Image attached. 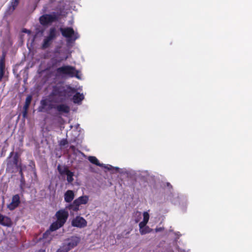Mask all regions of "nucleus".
I'll list each match as a JSON object with an SVG mask.
<instances>
[{"label": "nucleus", "instance_id": "nucleus-1", "mask_svg": "<svg viewBox=\"0 0 252 252\" xmlns=\"http://www.w3.org/2000/svg\"><path fill=\"white\" fill-rule=\"evenodd\" d=\"M77 91L74 88L69 85H57L54 86L49 95L51 102H63Z\"/></svg>", "mask_w": 252, "mask_h": 252}, {"label": "nucleus", "instance_id": "nucleus-2", "mask_svg": "<svg viewBox=\"0 0 252 252\" xmlns=\"http://www.w3.org/2000/svg\"><path fill=\"white\" fill-rule=\"evenodd\" d=\"M7 172L14 173L16 172V169L19 166L22 165V163L19 161V156L18 153H14L13 151L11 152L6 159Z\"/></svg>", "mask_w": 252, "mask_h": 252}, {"label": "nucleus", "instance_id": "nucleus-3", "mask_svg": "<svg viewBox=\"0 0 252 252\" xmlns=\"http://www.w3.org/2000/svg\"><path fill=\"white\" fill-rule=\"evenodd\" d=\"M55 217L56 221L50 225V230L52 231H56L64 225L68 218V213L65 209H60L56 213Z\"/></svg>", "mask_w": 252, "mask_h": 252}, {"label": "nucleus", "instance_id": "nucleus-4", "mask_svg": "<svg viewBox=\"0 0 252 252\" xmlns=\"http://www.w3.org/2000/svg\"><path fill=\"white\" fill-rule=\"evenodd\" d=\"M57 74L59 75H67L69 77H76L80 79L79 71L75 67L70 65H64L56 69Z\"/></svg>", "mask_w": 252, "mask_h": 252}, {"label": "nucleus", "instance_id": "nucleus-5", "mask_svg": "<svg viewBox=\"0 0 252 252\" xmlns=\"http://www.w3.org/2000/svg\"><path fill=\"white\" fill-rule=\"evenodd\" d=\"M59 19V15L56 12L52 14H45L41 16L39 18L40 24L43 26H46L58 21Z\"/></svg>", "mask_w": 252, "mask_h": 252}, {"label": "nucleus", "instance_id": "nucleus-6", "mask_svg": "<svg viewBox=\"0 0 252 252\" xmlns=\"http://www.w3.org/2000/svg\"><path fill=\"white\" fill-rule=\"evenodd\" d=\"M60 31L62 35L67 38L71 39L73 38V40H75L79 37L77 33H75L73 29L71 27L60 28Z\"/></svg>", "mask_w": 252, "mask_h": 252}, {"label": "nucleus", "instance_id": "nucleus-7", "mask_svg": "<svg viewBox=\"0 0 252 252\" xmlns=\"http://www.w3.org/2000/svg\"><path fill=\"white\" fill-rule=\"evenodd\" d=\"M71 225L78 228H84L87 226V221L83 217L77 216L72 220Z\"/></svg>", "mask_w": 252, "mask_h": 252}, {"label": "nucleus", "instance_id": "nucleus-8", "mask_svg": "<svg viewBox=\"0 0 252 252\" xmlns=\"http://www.w3.org/2000/svg\"><path fill=\"white\" fill-rule=\"evenodd\" d=\"M21 203L20 197L19 194L14 195L11 199V202L7 205V208L13 211L17 208Z\"/></svg>", "mask_w": 252, "mask_h": 252}, {"label": "nucleus", "instance_id": "nucleus-9", "mask_svg": "<svg viewBox=\"0 0 252 252\" xmlns=\"http://www.w3.org/2000/svg\"><path fill=\"white\" fill-rule=\"evenodd\" d=\"M67 243H63L65 247L70 251V250L76 247L80 242V238L76 236H72L70 238L67 239Z\"/></svg>", "mask_w": 252, "mask_h": 252}, {"label": "nucleus", "instance_id": "nucleus-10", "mask_svg": "<svg viewBox=\"0 0 252 252\" xmlns=\"http://www.w3.org/2000/svg\"><path fill=\"white\" fill-rule=\"evenodd\" d=\"M32 96L31 94L28 95L26 98V101L23 106L22 112L23 118L24 120L27 117L28 109L32 102Z\"/></svg>", "mask_w": 252, "mask_h": 252}, {"label": "nucleus", "instance_id": "nucleus-11", "mask_svg": "<svg viewBox=\"0 0 252 252\" xmlns=\"http://www.w3.org/2000/svg\"><path fill=\"white\" fill-rule=\"evenodd\" d=\"M0 224L4 226L9 227L12 224V221L9 217L3 216L0 213Z\"/></svg>", "mask_w": 252, "mask_h": 252}, {"label": "nucleus", "instance_id": "nucleus-12", "mask_svg": "<svg viewBox=\"0 0 252 252\" xmlns=\"http://www.w3.org/2000/svg\"><path fill=\"white\" fill-rule=\"evenodd\" d=\"M49 102H51L50 101V99H43L40 101V105L38 108V111L39 112H45L46 108L47 107Z\"/></svg>", "mask_w": 252, "mask_h": 252}, {"label": "nucleus", "instance_id": "nucleus-13", "mask_svg": "<svg viewBox=\"0 0 252 252\" xmlns=\"http://www.w3.org/2000/svg\"><path fill=\"white\" fill-rule=\"evenodd\" d=\"M56 109L59 112L64 113H68L70 111V107L65 104L57 105Z\"/></svg>", "mask_w": 252, "mask_h": 252}, {"label": "nucleus", "instance_id": "nucleus-14", "mask_svg": "<svg viewBox=\"0 0 252 252\" xmlns=\"http://www.w3.org/2000/svg\"><path fill=\"white\" fill-rule=\"evenodd\" d=\"M79 204L78 201L74 200L73 202L65 207V208L73 212H77L79 210Z\"/></svg>", "mask_w": 252, "mask_h": 252}, {"label": "nucleus", "instance_id": "nucleus-15", "mask_svg": "<svg viewBox=\"0 0 252 252\" xmlns=\"http://www.w3.org/2000/svg\"><path fill=\"white\" fill-rule=\"evenodd\" d=\"M75 94L73 96L72 100L74 103L79 104L84 99V96L83 94L78 92H75Z\"/></svg>", "mask_w": 252, "mask_h": 252}, {"label": "nucleus", "instance_id": "nucleus-16", "mask_svg": "<svg viewBox=\"0 0 252 252\" xmlns=\"http://www.w3.org/2000/svg\"><path fill=\"white\" fill-rule=\"evenodd\" d=\"M74 198V193L71 190H67L64 193V200L67 203L71 202Z\"/></svg>", "mask_w": 252, "mask_h": 252}, {"label": "nucleus", "instance_id": "nucleus-17", "mask_svg": "<svg viewBox=\"0 0 252 252\" xmlns=\"http://www.w3.org/2000/svg\"><path fill=\"white\" fill-rule=\"evenodd\" d=\"M6 54L5 53H3L1 58L0 59V73H5V60Z\"/></svg>", "mask_w": 252, "mask_h": 252}, {"label": "nucleus", "instance_id": "nucleus-18", "mask_svg": "<svg viewBox=\"0 0 252 252\" xmlns=\"http://www.w3.org/2000/svg\"><path fill=\"white\" fill-rule=\"evenodd\" d=\"M52 41L53 40L52 39H50L47 36L45 37L41 45V49L44 50L49 47L52 44Z\"/></svg>", "mask_w": 252, "mask_h": 252}, {"label": "nucleus", "instance_id": "nucleus-19", "mask_svg": "<svg viewBox=\"0 0 252 252\" xmlns=\"http://www.w3.org/2000/svg\"><path fill=\"white\" fill-rule=\"evenodd\" d=\"M57 31L55 28H51L49 30L48 35L47 36L50 39L53 40L57 37Z\"/></svg>", "mask_w": 252, "mask_h": 252}, {"label": "nucleus", "instance_id": "nucleus-20", "mask_svg": "<svg viewBox=\"0 0 252 252\" xmlns=\"http://www.w3.org/2000/svg\"><path fill=\"white\" fill-rule=\"evenodd\" d=\"M76 200L78 201V203L79 205L82 204L85 205L88 203L89 201V197L87 195L81 196L76 199Z\"/></svg>", "mask_w": 252, "mask_h": 252}, {"label": "nucleus", "instance_id": "nucleus-21", "mask_svg": "<svg viewBox=\"0 0 252 252\" xmlns=\"http://www.w3.org/2000/svg\"><path fill=\"white\" fill-rule=\"evenodd\" d=\"M51 231H53L52 230H50V227H49V229L47 230L43 234V236H42V237L41 238H40L39 239V241H41L42 239H47V241L48 242V243H50V241H51L52 240V238L51 237H50L49 239L48 237H49V236L50 235V234H51ZM46 241L45 242H46Z\"/></svg>", "mask_w": 252, "mask_h": 252}, {"label": "nucleus", "instance_id": "nucleus-22", "mask_svg": "<svg viewBox=\"0 0 252 252\" xmlns=\"http://www.w3.org/2000/svg\"><path fill=\"white\" fill-rule=\"evenodd\" d=\"M57 169L59 172V173L61 175H66L67 173L69 171L68 167L66 166H62L60 164H59L57 167Z\"/></svg>", "mask_w": 252, "mask_h": 252}, {"label": "nucleus", "instance_id": "nucleus-23", "mask_svg": "<svg viewBox=\"0 0 252 252\" xmlns=\"http://www.w3.org/2000/svg\"><path fill=\"white\" fill-rule=\"evenodd\" d=\"M88 160L92 163L95 164L97 166L102 167L103 164L100 163L97 158L94 156H90L88 157Z\"/></svg>", "mask_w": 252, "mask_h": 252}, {"label": "nucleus", "instance_id": "nucleus-24", "mask_svg": "<svg viewBox=\"0 0 252 252\" xmlns=\"http://www.w3.org/2000/svg\"><path fill=\"white\" fill-rule=\"evenodd\" d=\"M19 3L18 2L11 0L10 5L8 7V10L11 12H13L18 5Z\"/></svg>", "mask_w": 252, "mask_h": 252}, {"label": "nucleus", "instance_id": "nucleus-25", "mask_svg": "<svg viewBox=\"0 0 252 252\" xmlns=\"http://www.w3.org/2000/svg\"><path fill=\"white\" fill-rule=\"evenodd\" d=\"M66 180L68 182V183H72L74 180V179L73 178V177L74 176V173L69 170V171H68L67 173V174H66Z\"/></svg>", "mask_w": 252, "mask_h": 252}, {"label": "nucleus", "instance_id": "nucleus-26", "mask_svg": "<svg viewBox=\"0 0 252 252\" xmlns=\"http://www.w3.org/2000/svg\"><path fill=\"white\" fill-rule=\"evenodd\" d=\"M151 231L152 229H151L148 226H145L144 227H143L142 229H139V231L141 235H144L149 233L151 232Z\"/></svg>", "mask_w": 252, "mask_h": 252}, {"label": "nucleus", "instance_id": "nucleus-27", "mask_svg": "<svg viewBox=\"0 0 252 252\" xmlns=\"http://www.w3.org/2000/svg\"><path fill=\"white\" fill-rule=\"evenodd\" d=\"M69 250L63 244L57 251L56 252H68Z\"/></svg>", "mask_w": 252, "mask_h": 252}, {"label": "nucleus", "instance_id": "nucleus-28", "mask_svg": "<svg viewBox=\"0 0 252 252\" xmlns=\"http://www.w3.org/2000/svg\"><path fill=\"white\" fill-rule=\"evenodd\" d=\"M149 220V215L148 212H144L143 213V221H145L147 222H148Z\"/></svg>", "mask_w": 252, "mask_h": 252}, {"label": "nucleus", "instance_id": "nucleus-29", "mask_svg": "<svg viewBox=\"0 0 252 252\" xmlns=\"http://www.w3.org/2000/svg\"><path fill=\"white\" fill-rule=\"evenodd\" d=\"M56 106L57 105H54V104H52V102H49L47 107L46 108V110H50L53 108L56 109Z\"/></svg>", "mask_w": 252, "mask_h": 252}, {"label": "nucleus", "instance_id": "nucleus-30", "mask_svg": "<svg viewBox=\"0 0 252 252\" xmlns=\"http://www.w3.org/2000/svg\"><path fill=\"white\" fill-rule=\"evenodd\" d=\"M26 181L24 177L20 178V188L23 189Z\"/></svg>", "mask_w": 252, "mask_h": 252}, {"label": "nucleus", "instance_id": "nucleus-31", "mask_svg": "<svg viewBox=\"0 0 252 252\" xmlns=\"http://www.w3.org/2000/svg\"><path fill=\"white\" fill-rule=\"evenodd\" d=\"M19 171V174L20 175V177H24L23 172V169L22 167V165L21 166H19L18 168L16 169V171Z\"/></svg>", "mask_w": 252, "mask_h": 252}, {"label": "nucleus", "instance_id": "nucleus-32", "mask_svg": "<svg viewBox=\"0 0 252 252\" xmlns=\"http://www.w3.org/2000/svg\"><path fill=\"white\" fill-rule=\"evenodd\" d=\"M67 143L68 141L66 139H63L62 140H61L60 142V146L61 147L64 146L65 145L67 144Z\"/></svg>", "mask_w": 252, "mask_h": 252}, {"label": "nucleus", "instance_id": "nucleus-33", "mask_svg": "<svg viewBox=\"0 0 252 252\" xmlns=\"http://www.w3.org/2000/svg\"><path fill=\"white\" fill-rule=\"evenodd\" d=\"M148 222L145 221H142L140 222L139 224V229H142L143 227H144L145 226H146V224Z\"/></svg>", "mask_w": 252, "mask_h": 252}, {"label": "nucleus", "instance_id": "nucleus-34", "mask_svg": "<svg viewBox=\"0 0 252 252\" xmlns=\"http://www.w3.org/2000/svg\"><path fill=\"white\" fill-rule=\"evenodd\" d=\"M4 74L0 73V82L1 81L4 76Z\"/></svg>", "mask_w": 252, "mask_h": 252}, {"label": "nucleus", "instance_id": "nucleus-35", "mask_svg": "<svg viewBox=\"0 0 252 252\" xmlns=\"http://www.w3.org/2000/svg\"><path fill=\"white\" fill-rule=\"evenodd\" d=\"M136 215H138V216L140 217H141V213L139 212H137L136 213Z\"/></svg>", "mask_w": 252, "mask_h": 252}, {"label": "nucleus", "instance_id": "nucleus-36", "mask_svg": "<svg viewBox=\"0 0 252 252\" xmlns=\"http://www.w3.org/2000/svg\"><path fill=\"white\" fill-rule=\"evenodd\" d=\"M37 252H45V250H39V251H38Z\"/></svg>", "mask_w": 252, "mask_h": 252}, {"label": "nucleus", "instance_id": "nucleus-37", "mask_svg": "<svg viewBox=\"0 0 252 252\" xmlns=\"http://www.w3.org/2000/svg\"><path fill=\"white\" fill-rule=\"evenodd\" d=\"M13 1H15L16 2H18L19 3L20 0H12Z\"/></svg>", "mask_w": 252, "mask_h": 252}, {"label": "nucleus", "instance_id": "nucleus-38", "mask_svg": "<svg viewBox=\"0 0 252 252\" xmlns=\"http://www.w3.org/2000/svg\"><path fill=\"white\" fill-rule=\"evenodd\" d=\"M139 219L135 220V222H138V221H139Z\"/></svg>", "mask_w": 252, "mask_h": 252}, {"label": "nucleus", "instance_id": "nucleus-39", "mask_svg": "<svg viewBox=\"0 0 252 252\" xmlns=\"http://www.w3.org/2000/svg\"><path fill=\"white\" fill-rule=\"evenodd\" d=\"M169 185H170V183H167V186H169Z\"/></svg>", "mask_w": 252, "mask_h": 252}]
</instances>
